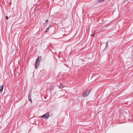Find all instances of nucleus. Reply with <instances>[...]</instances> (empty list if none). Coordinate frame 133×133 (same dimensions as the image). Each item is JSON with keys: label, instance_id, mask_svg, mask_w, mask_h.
Listing matches in <instances>:
<instances>
[{"label": "nucleus", "instance_id": "f257e3e1", "mask_svg": "<svg viewBox=\"0 0 133 133\" xmlns=\"http://www.w3.org/2000/svg\"><path fill=\"white\" fill-rule=\"evenodd\" d=\"M90 92L91 90L90 89L84 91L82 94L83 96L84 97L87 96Z\"/></svg>", "mask_w": 133, "mask_h": 133}, {"label": "nucleus", "instance_id": "f03ea898", "mask_svg": "<svg viewBox=\"0 0 133 133\" xmlns=\"http://www.w3.org/2000/svg\"><path fill=\"white\" fill-rule=\"evenodd\" d=\"M49 113L47 112L45 114L42 115L41 116V117L44 118L45 119H48L49 117Z\"/></svg>", "mask_w": 133, "mask_h": 133}, {"label": "nucleus", "instance_id": "7ed1b4c3", "mask_svg": "<svg viewBox=\"0 0 133 133\" xmlns=\"http://www.w3.org/2000/svg\"><path fill=\"white\" fill-rule=\"evenodd\" d=\"M40 59L41 58V57H40ZM39 58V57H38L36 59V62L35 63V67L36 69H37V67H38V65L39 64L38 63V61Z\"/></svg>", "mask_w": 133, "mask_h": 133}, {"label": "nucleus", "instance_id": "20e7f679", "mask_svg": "<svg viewBox=\"0 0 133 133\" xmlns=\"http://www.w3.org/2000/svg\"><path fill=\"white\" fill-rule=\"evenodd\" d=\"M31 91H30L28 95V99L29 100L32 102H31Z\"/></svg>", "mask_w": 133, "mask_h": 133}, {"label": "nucleus", "instance_id": "39448f33", "mask_svg": "<svg viewBox=\"0 0 133 133\" xmlns=\"http://www.w3.org/2000/svg\"><path fill=\"white\" fill-rule=\"evenodd\" d=\"M65 86L63 84H60L58 86L59 88H63Z\"/></svg>", "mask_w": 133, "mask_h": 133}, {"label": "nucleus", "instance_id": "423d86ee", "mask_svg": "<svg viewBox=\"0 0 133 133\" xmlns=\"http://www.w3.org/2000/svg\"><path fill=\"white\" fill-rule=\"evenodd\" d=\"M3 89V85H2L0 87V93H1Z\"/></svg>", "mask_w": 133, "mask_h": 133}, {"label": "nucleus", "instance_id": "0eeeda50", "mask_svg": "<svg viewBox=\"0 0 133 133\" xmlns=\"http://www.w3.org/2000/svg\"><path fill=\"white\" fill-rule=\"evenodd\" d=\"M50 26H49L48 27V28H47L46 29V30H45V33L46 32H48V30H49V28H50Z\"/></svg>", "mask_w": 133, "mask_h": 133}, {"label": "nucleus", "instance_id": "6e6552de", "mask_svg": "<svg viewBox=\"0 0 133 133\" xmlns=\"http://www.w3.org/2000/svg\"><path fill=\"white\" fill-rule=\"evenodd\" d=\"M104 0H98V2H102Z\"/></svg>", "mask_w": 133, "mask_h": 133}, {"label": "nucleus", "instance_id": "1a4fd4ad", "mask_svg": "<svg viewBox=\"0 0 133 133\" xmlns=\"http://www.w3.org/2000/svg\"><path fill=\"white\" fill-rule=\"evenodd\" d=\"M5 18L6 19H7L8 18V17L7 16H6L5 17Z\"/></svg>", "mask_w": 133, "mask_h": 133}, {"label": "nucleus", "instance_id": "9d476101", "mask_svg": "<svg viewBox=\"0 0 133 133\" xmlns=\"http://www.w3.org/2000/svg\"><path fill=\"white\" fill-rule=\"evenodd\" d=\"M48 20H46V22H48Z\"/></svg>", "mask_w": 133, "mask_h": 133}]
</instances>
